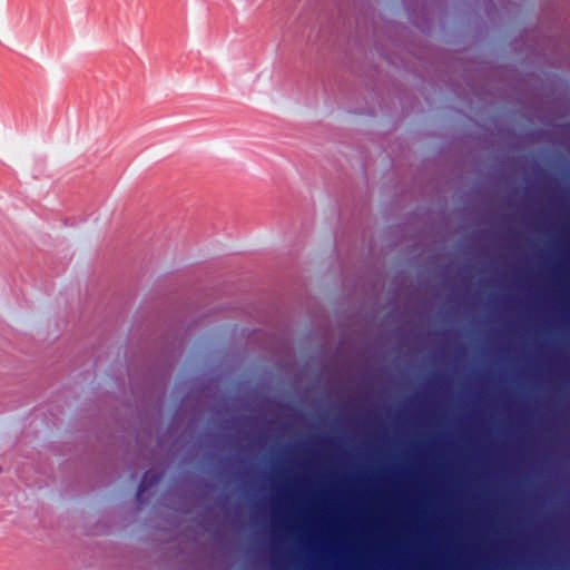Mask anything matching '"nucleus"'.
Returning a JSON list of instances; mask_svg holds the SVG:
<instances>
[{
	"label": "nucleus",
	"instance_id": "f257e3e1",
	"mask_svg": "<svg viewBox=\"0 0 570 570\" xmlns=\"http://www.w3.org/2000/svg\"><path fill=\"white\" fill-rule=\"evenodd\" d=\"M160 480V475L159 473L157 472H154V471H147L139 485H138V490H137V500L138 501H142V497H144V493L149 490L150 488H153L154 485H156Z\"/></svg>",
	"mask_w": 570,
	"mask_h": 570
}]
</instances>
